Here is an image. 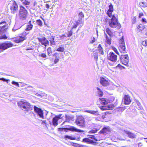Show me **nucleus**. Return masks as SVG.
Returning a JSON list of instances; mask_svg holds the SVG:
<instances>
[{
  "label": "nucleus",
  "mask_w": 147,
  "mask_h": 147,
  "mask_svg": "<svg viewBox=\"0 0 147 147\" xmlns=\"http://www.w3.org/2000/svg\"><path fill=\"white\" fill-rule=\"evenodd\" d=\"M18 107L25 113L33 109V106L27 101L21 100L18 102Z\"/></svg>",
  "instance_id": "obj_1"
},
{
  "label": "nucleus",
  "mask_w": 147,
  "mask_h": 147,
  "mask_svg": "<svg viewBox=\"0 0 147 147\" xmlns=\"http://www.w3.org/2000/svg\"><path fill=\"white\" fill-rule=\"evenodd\" d=\"M0 24H4L0 27V39H6L7 37L5 33L7 28L8 25L4 22L0 23Z\"/></svg>",
  "instance_id": "obj_2"
},
{
  "label": "nucleus",
  "mask_w": 147,
  "mask_h": 147,
  "mask_svg": "<svg viewBox=\"0 0 147 147\" xmlns=\"http://www.w3.org/2000/svg\"><path fill=\"white\" fill-rule=\"evenodd\" d=\"M28 12L25 7L20 6L19 18L21 20H25L27 16Z\"/></svg>",
  "instance_id": "obj_3"
},
{
  "label": "nucleus",
  "mask_w": 147,
  "mask_h": 147,
  "mask_svg": "<svg viewBox=\"0 0 147 147\" xmlns=\"http://www.w3.org/2000/svg\"><path fill=\"white\" fill-rule=\"evenodd\" d=\"M109 26L113 28H114L118 26L119 28V24L118 23L117 20L114 15H113L112 18L109 20Z\"/></svg>",
  "instance_id": "obj_4"
},
{
  "label": "nucleus",
  "mask_w": 147,
  "mask_h": 147,
  "mask_svg": "<svg viewBox=\"0 0 147 147\" xmlns=\"http://www.w3.org/2000/svg\"><path fill=\"white\" fill-rule=\"evenodd\" d=\"M75 123L80 127H83L85 126L84 119L82 116H78L76 120Z\"/></svg>",
  "instance_id": "obj_5"
},
{
  "label": "nucleus",
  "mask_w": 147,
  "mask_h": 147,
  "mask_svg": "<svg viewBox=\"0 0 147 147\" xmlns=\"http://www.w3.org/2000/svg\"><path fill=\"white\" fill-rule=\"evenodd\" d=\"M34 112L38 116L42 119H44L43 111L41 109L34 106Z\"/></svg>",
  "instance_id": "obj_6"
},
{
  "label": "nucleus",
  "mask_w": 147,
  "mask_h": 147,
  "mask_svg": "<svg viewBox=\"0 0 147 147\" xmlns=\"http://www.w3.org/2000/svg\"><path fill=\"white\" fill-rule=\"evenodd\" d=\"M64 129H67L71 131H76L78 132H84L83 130L78 129L76 127L72 126H71L69 128H59L58 131H63Z\"/></svg>",
  "instance_id": "obj_7"
},
{
  "label": "nucleus",
  "mask_w": 147,
  "mask_h": 147,
  "mask_svg": "<svg viewBox=\"0 0 147 147\" xmlns=\"http://www.w3.org/2000/svg\"><path fill=\"white\" fill-rule=\"evenodd\" d=\"M13 46V44L10 42H6L4 43L0 44V50L2 51L7 49L9 47H11Z\"/></svg>",
  "instance_id": "obj_8"
},
{
  "label": "nucleus",
  "mask_w": 147,
  "mask_h": 147,
  "mask_svg": "<svg viewBox=\"0 0 147 147\" xmlns=\"http://www.w3.org/2000/svg\"><path fill=\"white\" fill-rule=\"evenodd\" d=\"M10 9L11 10V13L13 14H15L18 10V6L15 1H12V4L10 7Z\"/></svg>",
  "instance_id": "obj_9"
},
{
  "label": "nucleus",
  "mask_w": 147,
  "mask_h": 147,
  "mask_svg": "<svg viewBox=\"0 0 147 147\" xmlns=\"http://www.w3.org/2000/svg\"><path fill=\"white\" fill-rule=\"evenodd\" d=\"M129 59V57L127 55H121L120 56V59L121 61L123 64L126 66H128Z\"/></svg>",
  "instance_id": "obj_10"
},
{
  "label": "nucleus",
  "mask_w": 147,
  "mask_h": 147,
  "mask_svg": "<svg viewBox=\"0 0 147 147\" xmlns=\"http://www.w3.org/2000/svg\"><path fill=\"white\" fill-rule=\"evenodd\" d=\"M108 59L110 61L115 62L117 60V55L113 52H110L107 55Z\"/></svg>",
  "instance_id": "obj_11"
},
{
  "label": "nucleus",
  "mask_w": 147,
  "mask_h": 147,
  "mask_svg": "<svg viewBox=\"0 0 147 147\" xmlns=\"http://www.w3.org/2000/svg\"><path fill=\"white\" fill-rule=\"evenodd\" d=\"M37 39L41 43L42 45H44L45 47L49 44V41L46 39L45 37H43L42 38H38Z\"/></svg>",
  "instance_id": "obj_12"
},
{
  "label": "nucleus",
  "mask_w": 147,
  "mask_h": 147,
  "mask_svg": "<svg viewBox=\"0 0 147 147\" xmlns=\"http://www.w3.org/2000/svg\"><path fill=\"white\" fill-rule=\"evenodd\" d=\"M100 83L103 86H106L109 83L108 79L106 78L100 77Z\"/></svg>",
  "instance_id": "obj_13"
},
{
  "label": "nucleus",
  "mask_w": 147,
  "mask_h": 147,
  "mask_svg": "<svg viewBox=\"0 0 147 147\" xmlns=\"http://www.w3.org/2000/svg\"><path fill=\"white\" fill-rule=\"evenodd\" d=\"M111 130V129L109 126L104 127L100 131V133L103 134H106L110 132Z\"/></svg>",
  "instance_id": "obj_14"
},
{
  "label": "nucleus",
  "mask_w": 147,
  "mask_h": 147,
  "mask_svg": "<svg viewBox=\"0 0 147 147\" xmlns=\"http://www.w3.org/2000/svg\"><path fill=\"white\" fill-rule=\"evenodd\" d=\"M114 106L113 105H110L107 106H103L100 107V109L102 111L107 110H112L114 108Z\"/></svg>",
  "instance_id": "obj_15"
},
{
  "label": "nucleus",
  "mask_w": 147,
  "mask_h": 147,
  "mask_svg": "<svg viewBox=\"0 0 147 147\" xmlns=\"http://www.w3.org/2000/svg\"><path fill=\"white\" fill-rule=\"evenodd\" d=\"M124 104L125 105H128L131 102L130 96L128 94L125 95L124 97Z\"/></svg>",
  "instance_id": "obj_16"
},
{
  "label": "nucleus",
  "mask_w": 147,
  "mask_h": 147,
  "mask_svg": "<svg viewBox=\"0 0 147 147\" xmlns=\"http://www.w3.org/2000/svg\"><path fill=\"white\" fill-rule=\"evenodd\" d=\"M125 133L127 134L128 137L131 138H136V135L135 134L128 131H125Z\"/></svg>",
  "instance_id": "obj_17"
},
{
  "label": "nucleus",
  "mask_w": 147,
  "mask_h": 147,
  "mask_svg": "<svg viewBox=\"0 0 147 147\" xmlns=\"http://www.w3.org/2000/svg\"><path fill=\"white\" fill-rule=\"evenodd\" d=\"M24 40V38H22L20 36L13 38V40L15 42L18 43L22 42Z\"/></svg>",
  "instance_id": "obj_18"
},
{
  "label": "nucleus",
  "mask_w": 147,
  "mask_h": 147,
  "mask_svg": "<svg viewBox=\"0 0 147 147\" xmlns=\"http://www.w3.org/2000/svg\"><path fill=\"white\" fill-rule=\"evenodd\" d=\"M99 99L100 102L104 105H107L110 102V100L107 99L100 98Z\"/></svg>",
  "instance_id": "obj_19"
},
{
  "label": "nucleus",
  "mask_w": 147,
  "mask_h": 147,
  "mask_svg": "<svg viewBox=\"0 0 147 147\" xmlns=\"http://www.w3.org/2000/svg\"><path fill=\"white\" fill-rule=\"evenodd\" d=\"M61 54V53H55L53 54V56H55V57L54 61V64H55L59 62V59H60V58L58 57V56L57 55H59V54Z\"/></svg>",
  "instance_id": "obj_20"
},
{
  "label": "nucleus",
  "mask_w": 147,
  "mask_h": 147,
  "mask_svg": "<svg viewBox=\"0 0 147 147\" xmlns=\"http://www.w3.org/2000/svg\"><path fill=\"white\" fill-rule=\"evenodd\" d=\"M33 27V25L31 23V21H29L26 26V27L25 29L26 31H28L31 30L32 29Z\"/></svg>",
  "instance_id": "obj_21"
},
{
  "label": "nucleus",
  "mask_w": 147,
  "mask_h": 147,
  "mask_svg": "<svg viewBox=\"0 0 147 147\" xmlns=\"http://www.w3.org/2000/svg\"><path fill=\"white\" fill-rule=\"evenodd\" d=\"M98 51L99 53L102 55H104V53L103 51V49L102 47H101V45L99 44L97 47Z\"/></svg>",
  "instance_id": "obj_22"
},
{
  "label": "nucleus",
  "mask_w": 147,
  "mask_h": 147,
  "mask_svg": "<svg viewBox=\"0 0 147 147\" xmlns=\"http://www.w3.org/2000/svg\"><path fill=\"white\" fill-rule=\"evenodd\" d=\"M25 89L28 92H32L34 90V88L32 86H29L25 87Z\"/></svg>",
  "instance_id": "obj_23"
},
{
  "label": "nucleus",
  "mask_w": 147,
  "mask_h": 147,
  "mask_svg": "<svg viewBox=\"0 0 147 147\" xmlns=\"http://www.w3.org/2000/svg\"><path fill=\"white\" fill-rule=\"evenodd\" d=\"M85 112L95 115H99L97 111L86 110Z\"/></svg>",
  "instance_id": "obj_24"
},
{
  "label": "nucleus",
  "mask_w": 147,
  "mask_h": 147,
  "mask_svg": "<svg viewBox=\"0 0 147 147\" xmlns=\"http://www.w3.org/2000/svg\"><path fill=\"white\" fill-rule=\"evenodd\" d=\"M55 37L52 36L49 38V40L50 41L51 45H54L55 44V42L54 41Z\"/></svg>",
  "instance_id": "obj_25"
},
{
  "label": "nucleus",
  "mask_w": 147,
  "mask_h": 147,
  "mask_svg": "<svg viewBox=\"0 0 147 147\" xmlns=\"http://www.w3.org/2000/svg\"><path fill=\"white\" fill-rule=\"evenodd\" d=\"M105 35L106 38V42L109 45L111 44V38L110 37H109L105 33Z\"/></svg>",
  "instance_id": "obj_26"
},
{
  "label": "nucleus",
  "mask_w": 147,
  "mask_h": 147,
  "mask_svg": "<svg viewBox=\"0 0 147 147\" xmlns=\"http://www.w3.org/2000/svg\"><path fill=\"white\" fill-rule=\"evenodd\" d=\"M82 142H84L87 143H92L93 142V141L90 139H89L88 138H84L82 140Z\"/></svg>",
  "instance_id": "obj_27"
},
{
  "label": "nucleus",
  "mask_w": 147,
  "mask_h": 147,
  "mask_svg": "<svg viewBox=\"0 0 147 147\" xmlns=\"http://www.w3.org/2000/svg\"><path fill=\"white\" fill-rule=\"evenodd\" d=\"M95 88L97 90L98 95L100 96H102L103 95V92L101 89L98 87H96Z\"/></svg>",
  "instance_id": "obj_28"
},
{
  "label": "nucleus",
  "mask_w": 147,
  "mask_h": 147,
  "mask_svg": "<svg viewBox=\"0 0 147 147\" xmlns=\"http://www.w3.org/2000/svg\"><path fill=\"white\" fill-rule=\"evenodd\" d=\"M119 49L120 50H121V51H122L123 52H125V45H119Z\"/></svg>",
  "instance_id": "obj_29"
},
{
  "label": "nucleus",
  "mask_w": 147,
  "mask_h": 147,
  "mask_svg": "<svg viewBox=\"0 0 147 147\" xmlns=\"http://www.w3.org/2000/svg\"><path fill=\"white\" fill-rule=\"evenodd\" d=\"M29 32H24L22 33L21 35L20 36L21 37L24 38V40H26V36L29 34Z\"/></svg>",
  "instance_id": "obj_30"
},
{
  "label": "nucleus",
  "mask_w": 147,
  "mask_h": 147,
  "mask_svg": "<svg viewBox=\"0 0 147 147\" xmlns=\"http://www.w3.org/2000/svg\"><path fill=\"white\" fill-rule=\"evenodd\" d=\"M58 120L57 119H56L55 117H54L53 119V125L56 126H57L58 124V123L57 122Z\"/></svg>",
  "instance_id": "obj_31"
},
{
  "label": "nucleus",
  "mask_w": 147,
  "mask_h": 147,
  "mask_svg": "<svg viewBox=\"0 0 147 147\" xmlns=\"http://www.w3.org/2000/svg\"><path fill=\"white\" fill-rule=\"evenodd\" d=\"M64 138L65 140H67V139H69L72 140H76V138L75 137H73L71 136H69L68 135L65 136L64 137Z\"/></svg>",
  "instance_id": "obj_32"
},
{
  "label": "nucleus",
  "mask_w": 147,
  "mask_h": 147,
  "mask_svg": "<svg viewBox=\"0 0 147 147\" xmlns=\"http://www.w3.org/2000/svg\"><path fill=\"white\" fill-rule=\"evenodd\" d=\"M106 32L110 36H112L113 35V33L109 28H107L106 29Z\"/></svg>",
  "instance_id": "obj_33"
},
{
  "label": "nucleus",
  "mask_w": 147,
  "mask_h": 147,
  "mask_svg": "<svg viewBox=\"0 0 147 147\" xmlns=\"http://www.w3.org/2000/svg\"><path fill=\"white\" fill-rule=\"evenodd\" d=\"M83 21L82 20L81 18H79L78 20H77L76 22V23L78 25V26L80 24H82L81 26L83 25Z\"/></svg>",
  "instance_id": "obj_34"
},
{
  "label": "nucleus",
  "mask_w": 147,
  "mask_h": 147,
  "mask_svg": "<svg viewBox=\"0 0 147 147\" xmlns=\"http://www.w3.org/2000/svg\"><path fill=\"white\" fill-rule=\"evenodd\" d=\"M99 129H97L96 128H94L92 130L90 131L89 132V133H96Z\"/></svg>",
  "instance_id": "obj_35"
},
{
  "label": "nucleus",
  "mask_w": 147,
  "mask_h": 147,
  "mask_svg": "<svg viewBox=\"0 0 147 147\" xmlns=\"http://www.w3.org/2000/svg\"><path fill=\"white\" fill-rule=\"evenodd\" d=\"M139 3L141 6L144 7H147V4H146V2H140Z\"/></svg>",
  "instance_id": "obj_36"
},
{
  "label": "nucleus",
  "mask_w": 147,
  "mask_h": 147,
  "mask_svg": "<svg viewBox=\"0 0 147 147\" xmlns=\"http://www.w3.org/2000/svg\"><path fill=\"white\" fill-rule=\"evenodd\" d=\"M65 117L66 120L67 121H69L72 120L73 119V117H71L68 115H65Z\"/></svg>",
  "instance_id": "obj_37"
},
{
  "label": "nucleus",
  "mask_w": 147,
  "mask_h": 147,
  "mask_svg": "<svg viewBox=\"0 0 147 147\" xmlns=\"http://www.w3.org/2000/svg\"><path fill=\"white\" fill-rule=\"evenodd\" d=\"M144 28V26L142 24H140L138 27V28L140 30H143Z\"/></svg>",
  "instance_id": "obj_38"
},
{
  "label": "nucleus",
  "mask_w": 147,
  "mask_h": 147,
  "mask_svg": "<svg viewBox=\"0 0 147 147\" xmlns=\"http://www.w3.org/2000/svg\"><path fill=\"white\" fill-rule=\"evenodd\" d=\"M72 29H71V30L69 31H68L67 33L66 34L67 35V36L70 37L71 36L72 34Z\"/></svg>",
  "instance_id": "obj_39"
},
{
  "label": "nucleus",
  "mask_w": 147,
  "mask_h": 147,
  "mask_svg": "<svg viewBox=\"0 0 147 147\" xmlns=\"http://www.w3.org/2000/svg\"><path fill=\"white\" fill-rule=\"evenodd\" d=\"M47 54L49 56H51L52 53L51 49V47H49L47 49Z\"/></svg>",
  "instance_id": "obj_40"
},
{
  "label": "nucleus",
  "mask_w": 147,
  "mask_h": 147,
  "mask_svg": "<svg viewBox=\"0 0 147 147\" xmlns=\"http://www.w3.org/2000/svg\"><path fill=\"white\" fill-rule=\"evenodd\" d=\"M37 24L40 26H41L42 25V21L40 20H37L36 21Z\"/></svg>",
  "instance_id": "obj_41"
},
{
  "label": "nucleus",
  "mask_w": 147,
  "mask_h": 147,
  "mask_svg": "<svg viewBox=\"0 0 147 147\" xmlns=\"http://www.w3.org/2000/svg\"><path fill=\"white\" fill-rule=\"evenodd\" d=\"M109 9L108 11L113 12V7L111 3H110V5L109 6Z\"/></svg>",
  "instance_id": "obj_42"
},
{
  "label": "nucleus",
  "mask_w": 147,
  "mask_h": 147,
  "mask_svg": "<svg viewBox=\"0 0 147 147\" xmlns=\"http://www.w3.org/2000/svg\"><path fill=\"white\" fill-rule=\"evenodd\" d=\"M64 50V48L63 47H59L56 50L57 51L60 52H63Z\"/></svg>",
  "instance_id": "obj_43"
},
{
  "label": "nucleus",
  "mask_w": 147,
  "mask_h": 147,
  "mask_svg": "<svg viewBox=\"0 0 147 147\" xmlns=\"http://www.w3.org/2000/svg\"><path fill=\"white\" fill-rule=\"evenodd\" d=\"M11 83L12 84L15 85L17 87H19V84L18 82L15 81H12L11 82Z\"/></svg>",
  "instance_id": "obj_44"
},
{
  "label": "nucleus",
  "mask_w": 147,
  "mask_h": 147,
  "mask_svg": "<svg viewBox=\"0 0 147 147\" xmlns=\"http://www.w3.org/2000/svg\"><path fill=\"white\" fill-rule=\"evenodd\" d=\"M94 57L96 61H97L98 59V53L97 52H95L93 53Z\"/></svg>",
  "instance_id": "obj_45"
},
{
  "label": "nucleus",
  "mask_w": 147,
  "mask_h": 147,
  "mask_svg": "<svg viewBox=\"0 0 147 147\" xmlns=\"http://www.w3.org/2000/svg\"><path fill=\"white\" fill-rule=\"evenodd\" d=\"M119 42L120 44V45H125L124 40L123 38L119 40Z\"/></svg>",
  "instance_id": "obj_46"
},
{
  "label": "nucleus",
  "mask_w": 147,
  "mask_h": 147,
  "mask_svg": "<svg viewBox=\"0 0 147 147\" xmlns=\"http://www.w3.org/2000/svg\"><path fill=\"white\" fill-rule=\"evenodd\" d=\"M39 56H40L42 58H45L47 57L45 53H42L40 54L39 55Z\"/></svg>",
  "instance_id": "obj_47"
},
{
  "label": "nucleus",
  "mask_w": 147,
  "mask_h": 147,
  "mask_svg": "<svg viewBox=\"0 0 147 147\" xmlns=\"http://www.w3.org/2000/svg\"><path fill=\"white\" fill-rule=\"evenodd\" d=\"M78 26L77 24L75 22V23H73L72 26V28L71 29H72L73 28H76L77 26Z\"/></svg>",
  "instance_id": "obj_48"
},
{
  "label": "nucleus",
  "mask_w": 147,
  "mask_h": 147,
  "mask_svg": "<svg viewBox=\"0 0 147 147\" xmlns=\"http://www.w3.org/2000/svg\"><path fill=\"white\" fill-rule=\"evenodd\" d=\"M62 116V114H60L56 116L55 117L56 119H57V120H58L62 118L61 117Z\"/></svg>",
  "instance_id": "obj_49"
},
{
  "label": "nucleus",
  "mask_w": 147,
  "mask_h": 147,
  "mask_svg": "<svg viewBox=\"0 0 147 147\" xmlns=\"http://www.w3.org/2000/svg\"><path fill=\"white\" fill-rule=\"evenodd\" d=\"M89 138L94 139V140L96 141H98V139L95 138V136L94 135L90 136V137H89Z\"/></svg>",
  "instance_id": "obj_50"
},
{
  "label": "nucleus",
  "mask_w": 147,
  "mask_h": 147,
  "mask_svg": "<svg viewBox=\"0 0 147 147\" xmlns=\"http://www.w3.org/2000/svg\"><path fill=\"white\" fill-rule=\"evenodd\" d=\"M0 80H2L3 81H6L7 82V83H8V81H10V80H7L3 78H0Z\"/></svg>",
  "instance_id": "obj_51"
},
{
  "label": "nucleus",
  "mask_w": 147,
  "mask_h": 147,
  "mask_svg": "<svg viewBox=\"0 0 147 147\" xmlns=\"http://www.w3.org/2000/svg\"><path fill=\"white\" fill-rule=\"evenodd\" d=\"M142 44L143 46H147V40H145L142 42Z\"/></svg>",
  "instance_id": "obj_52"
},
{
  "label": "nucleus",
  "mask_w": 147,
  "mask_h": 147,
  "mask_svg": "<svg viewBox=\"0 0 147 147\" xmlns=\"http://www.w3.org/2000/svg\"><path fill=\"white\" fill-rule=\"evenodd\" d=\"M79 16L80 17V18H81V19L82 18H83L84 17V15L83 13L82 12H80L79 13Z\"/></svg>",
  "instance_id": "obj_53"
},
{
  "label": "nucleus",
  "mask_w": 147,
  "mask_h": 147,
  "mask_svg": "<svg viewBox=\"0 0 147 147\" xmlns=\"http://www.w3.org/2000/svg\"><path fill=\"white\" fill-rule=\"evenodd\" d=\"M112 49L118 55L119 54V53L117 49L115 48L114 47H113Z\"/></svg>",
  "instance_id": "obj_54"
},
{
  "label": "nucleus",
  "mask_w": 147,
  "mask_h": 147,
  "mask_svg": "<svg viewBox=\"0 0 147 147\" xmlns=\"http://www.w3.org/2000/svg\"><path fill=\"white\" fill-rule=\"evenodd\" d=\"M91 39L92 40L90 41V43H93L95 42V38L94 37L92 38Z\"/></svg>",
  "instance_id": "obj_55"
},
{
  "label": "nucleus",
  "mask_w": 147,
  "mask_h": 147,
  "mask_svg": "<svg viewBox=\"0 0 147 147\" xmlns=\"http://www.w3.org/2000/svg\"><path fill=\"white\" fill-rule=\"evenodd\" d=\"M112 12V11H107V14H108V16H109V17H111Z\"/></svg>",
  "instance_id": "obj_56"
},
{
  "label": "nucleus",
  "mask_w": 147,
  "mask_h": 147,
  "mask_svg": "<svg viewBox=\"0 0 147 147\" xmlns=\"http://www.w3.org/2000/svg\"><path fill=\"white\" fill-rule=\"evenodd\" d=\"M23 3L25 5H28L30 3V2L27 1L26 0L24 1L23 2Z\"/></svg>",
  "instance_id": "obj_57"
},
{
  "label": "nucleus",
  "mask_w": 147,
  "mask_h": 147,
  "mask_svg": "<svg viewBox=\"0 0 147 147\" xmlns=\"http://www.w3.org/2000/svg\"><path fill=\"white\" fill-rule=\"evenodd\" d=\"M67 36V35L65 34H64L63 35H62L61 36H60V37L61 39H62L64 38L65 37H66Z\"/></svg>",
  "instance_id": "obj_58"
},
{
  "label": "nucleus",
  "mask_w": 147,
  "mask_h": 147,
  "mask_svg": "<svg viewBox=\"0 0 147 147\" xmlns=\"http://www.w3.org/2000/svg\"><path fill=\"white\" fill-rule=\"evenodd\" d=\"M125 110V109L123 108V107H122V108H120L119 109V111H124Z\"/></svg>",
  "instance_id": "obj_59"
},
{
  "label": "nucleus",
  "mask_w": 147,
  "mask_h": 147,
  "mask_svg": "<svg viewBox=\"0 0 147 147\" xmlns=\"http://www.w3.org/2000/svg\"><path fill=\"white\" fill-rule=\"evenodd\" d=\"M37 96H41V97H42V94H38V93H36V94H35Z\"/></svg>",
  "instance_id": "obj_60"
},
{
  "label": "nucleus",
  "mask_w": 147,
  "mask_h": 147,
  "mask_svg": "<svg viewBox=\"0 0 147 147\" xmlns=\"http://www.w3.org/2000/svg\"><path fill=\"white\" fill-rule=\"evenodd\" d=\"M142 22H145V23H147L146 20L145 18L142 19Z\"/></svg>",
  "instance_id": "obj_61"
},
{
  "label": "nucleus",
  "mask_w": 147,
  "mask_h": 147,
  "mask_svg": "<svg viewBox=\"0 0 147 147\" xmlns=\"http://www.w3.org/2000/svg\"><path fill=\"white\" fill-rule=\"evenodd\" d=\"M143 15L144 14L142 13H140L139 16V18H141L142 16H143Z\"/></svg>",
  "instance_id": "obj_62"
},
{
  "label": "nucleus",
  "mask_w": 147,
  "mask_h": 147,
  "mask_svg": "<svg viewBox=\"0 0 147 147\" xmlns=\"http://www.w3.org/2000/svg\"><path fill=\"white\" fill-rule=\"evenodd\" d=\"M108 63H109V64L111 66H114L115 65V64L114 63H111L110 62H108Z\"/></svg>",
  "instance_id": "obj_63"
},
{
  "label": "nucleus",
  "mask_w": 147,
  "mask_h": 147,
  "mask_svg": "<svg viewBox=\"0 0 147 147\" xmlns=\"http://www.w3.org/2000/svg\"><path fill=\"white\" fill-rule=\"evenodd\" d=\"M138 145L139 147H141L142 146V144L140 142L138 143Z\"/></svg>",
  "instance_id": "obj_64"
}]
</instances>
